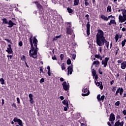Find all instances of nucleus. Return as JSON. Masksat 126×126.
<instances>
[{
	"label": "nucleus",
	"instance_id": "59",
	"mask_svg": "<svg viewBox=\"0 0 126 126\" xmlns=\"http://www.w3.org/2000/svg\"><path fill=\"white\" fill-rule=\"evenodd\" d=\"M117 63H123V60H119L117 61Z\"/></svg>",
	"mask_w": 126,
	"mask_h": 126
},
{
	"label": "nucleus",
	"instance_id": "43",
	"mask_svg": "<svg viewBox=\"0 0 126 126\" xmlns=\"http://www.w3.org/2000/svg\"><path fill=\"white\" fill-rule=\"evenodd\" d=\"M18 45L20 47H22V46L23 45V42H22V41H20L19 42Z\"/></svg>",
	"mask_w": 126,
	"mask_h": 126
},
{
	"label": "nucleus",
	"instance_id": "30",
	"mask_svg": "<svg viewBox=\"0 0 126 126\" xmlns=\"http://www.w3.org/2000/svg\"><path fill=\"white\" fill-rule=\"evenodd\" d=\"M126 43V39H124V40L122 41L121 44L122 45V47H125Z\"/></svg>",
	"mask_w": 126,
	"mask_h": 126
},
{
	"label": "nucleus",
	"instance_id": "34",
	"mask_svg": "<svg viewBox=\"0 0 126 126\" xmlns=\"http://www.w3.org/2000/svg\"><path fill=\"white\" fill-rule=\"evenodd\" d=\"M61 68L62 70H64L65 69V66H64V63H63L61 65Z\"/></svg>",
	"mask_w": 126,
	"mask_h": 126
},
{
	"label": "nucleus",
	"instance_id": "12",
	"mask_svg": "<svg viewBox=\"0 0 126 126\" xmlns=\"http://www.w3.org/2000/svg\"><path fill=\"white\" fill-rule=\"evenodd\" d=\"M35 4H36L37 7L39 11H43L44 10V8H43V6L40 4L38 3L37 1L34 2Z\"/></svg>",
	"mask_w": 126,
	"mask_h": 126
},
{
	"label": "nucleus",
	"instance_id": "39",
	"mask_svg": "<svg viewBox=\"0 0 126 126\" xmlns=\"http://www.w3.org/2000/svg\"><path fill=\"white\" fill-rule=\"evenodd\" d=\"M4 40L5 41H6L7 42H8V43H10L11 45H12V42L10 41V40L7 38H4Z\"/></svg>",
	"mask_w": 126,
	"mask_h": 126
},
{
	"label": "nucleus",
	"instance_id": "46",
	"mask_svg": "<svg viewBox=\"0 0 126 126\" xmlns=\"http://www.w3.org/2000/svg\"><path fill=\"white\" fill-rule=\"evenodd\" d=\"M87 91H88V89H87V88H84L82 92L84 93H86V92H87Z\"/></svg>",
	"mask_w": 126,
	"mask_h": 126
},
{
	"label": "nucleus",
	"instance_id": "38",
	"mask_svg": "<svg viewBox=\"0 0 126 126\" xmlns=\"http://www.w3.org/2000/svg\"><path fill=\"white\" fill-rule=\"evenodd\" d=\"M100 57H101L100 56V54H95L94 55V57L96 58V59H100Z\"/></svg>",
	"mask_w": 126,
	"mask_h": 126
},
{
	"label": "nucleus",
	"instance_id": "5",
	"mask_svg": "<svg viewBox=\"0 0 126 126\" xmlns=\"http://www.w3.org/2000/svg\"><path fill=\"white\" fill-rule=\"evenodd\" d=\"M67 25H68V27L66 28V33L68 35H72V32L73 31L70 29V28L72 26L71 22L67 23Z\"/></svg>",
	"mask_w": 126,
	"mask_h": 126
},
{
	"label": "nucleus",
	"instance_id": "24",
	"mask_svg": "<svg viewBox=\"0 0 126 126\" xmlns=\"http://www.w3.org/2000/svg\"><path fill=\"white\" fill-rule=\"evenodd\" d=\"M107 12H112V7L110 5H108L107 7Z\"/></svg>",
	"mask_w": 126,
	"mask_h": 126
},
{
	"label": "nucleus",
	"instance_id": "63",
	"mask_svg": "<svg viewBox=\"0 0 126 126\" xmlns=\"http://www.w3.org/2000/svg\"><path fill=\"white\" fill-rule=\"evenodd\" d=\"M123 114L124 115V116L126 115V110H124L123 111Z\"/></svg>",
	"mask_w": 126,
	"mask_h": 126
},
{
	"label": "nucleus",
	"instance_id": "31",
	"mask_svg": "<svg viewBox=\"0 0 126 126\" xmlns=\"http://www.w3.org/2000/svg\"><path fill=\"white\" fill-rule=\"evenodd\" d=\"M90 94V92L89 91H88V93L86 94H82V96H84V97H85V96H88Z\"/></svg>",
	"mask_w": 126,
	"mask_h": 126
},
{
	"label": "nucleus",
	"instance_id": "42",
	"mask_svg": "<svg viewBox=\"0 0 126 126\" xmlns=\"http://www.w3.org/2000/svg\"><path fill=\"white\" fill-rule=\"evenodd\" d=\"M116 86H113L112 87V92H116Z\"/></svg>",
	"mask_w": 126,
	"mask_h": 126
},
{
	"label": "nucleus",
	"instance_id": "50",
	"mask_svg": "<svg viewBox=\"0 0 126 126\" xmlns=\"http://www.w3.org/2000/svg\"><path fill=\"white\" fill-rule=\"evenodd\" d=\"M63 57H64L63 54H61L60 59H61V61H63Z\"/></svg>",
	"mask_w": 126,
	"mask_h": 126
},
{
	"label": "nucleus",
	"instance_id": "60",
	"mask_svg": "<svg viewBox=\"0 0 126 126\" xmlns=\"http://www.w3.org/2000/svg\"><path fill=\"white\" fill-rule=\"evenodd\" d=\"M114 82H115V80H112L110 82V84H111V85H113L114 84Z\"/></svg>",
	"mask_w": 126,
	"mask_h": 126
},
{
	"label": "nucleus",
	"instance_id": "27",
	"mask_svg": "<svg viewBox=\"0 0 126 126\" xmlns=\"http://www.w3.org/2000/svg\"><path fill=\"white\" fill-rule=\"evenodd\" d=\"M119 38H120V35L118 34H116V35L115 36V39L116 42H118V41H119Z\"/></svg>",
	"mask_w": 126,
	"mask_h": 126
},
{
	"label": "nucleus",
	"instance_id": "9",
	"mask_svg": "<svg viewBox=\"0 0 126 126\" xmlns=\"http://www.w3.org/2000/svg\"><path fill=\"white\" fill-rule=\"evenodd\" d=\"M109 60H110V58L106 57L104 59V60L102 61L101 64L103 65V67H106V66H107V64H108V62H109Z\"/></svg>",
	"mask_w": 126,
	"mask_h": 126
},
{
	"label": "nucleus",
	"instance_id": "49",
	"mask_svg": "<svg viewBox=\"0 0 126 126\" xmlns=\"http://www.w3.org/2000/svg\"><path fill=\"white\" fill-rule=\"evenodd\" d=\"M120 104H121L120 101H118L116 102H115V106H120Z\"/></svg>",
	"mask_w": 126,
	"mask_h": 126
},
{
	"label": "nucleus",
	"instance_id": "25",
	"mask_svg": "<svg viewBox=\"0 0 126 126\" xmlns=\"http://www.w3.org/2000/svg\"><path fill=\"white\" fill-rule=\"evenodd\" d=\"M104 44L106 48H107V49H109V41L105 40V41L104 42Z\"/></svg>",
	"mask_w": 126,
	"mask_h": 126
},
{
	"label": "nucleus",
	"instance_id": "1",
	"mask_svg": "<svg viewBox=\"0 0 126 126\" xmlns=\"http://www.w3.org/2000/svg\"><path fill=\"white\" fill-rule=\"evenodd\" d=\"M32 36L30 38V43L31 45V50L29 51L30 57L33 59H37L38 57V39L36 36H34L32 39Z\"/></svg>",
	"mask_w": 126,
	"mask_h": 126
},
{
	"label": "nucleus",
	"instance_id": "4",
	"mask_svg": "<svg viewBox=\"0 0 126 126\" xmlns=\"http://www.w3.org/2000/svg\"><path fill=\"white\" fill-rule=\"evenodd\" d=\"M2 20L4 24H8V26H7V27H8V28H11L13 27L14 25H15V23L12 22V21L10 20L8 21H7V19L6 18H3L2 19Z\"/></svg>",
	"mask_w": 126,
	"mask_h": 126
},
{
	"label": "nucleus",
	"instance_id": "16",
	"mask_svg": "<svg viewBox=\"0 0 126 126\" xmlns=\"http://www.w3.org/2000/svg\"><path fill=\"white\" fill-rule=\"evenodd\" d=\"M116 120V116L114 113H112L110 114V116L109 117V121H115Z\"/></svg>",
	"mask_w": 126,
	"mask_h": 126
},
{
	"label": "nucleus",
	"instance_id": "13",
	"mask_svg": "<svg viewBox=\"0 0 126 126\" xmlns=\"http://www.w3.org/2000/svg\"><path fill=\"white\" fill-rule=\"evenodd\" d=\"M67 69H68V75L69 73V74H72V72L73 71V65L71 64V65L68 66Z\"/></svg>",
	"mask_w": 126,
	"mask_h": 126
},
{
	"label": "nucleus",
	"instance_id": "29",
	"mask_svg": "<svg viewBox=\"0 0 126 126\" xmlns=\"http://www.w3.org/2000/svg\"><path fill=\"white\" fill-rule=\"evenodd\" d=\"M104 99H105V95H102L100 97V98L99 99V102L102 101V102H104Z\"/></svg>",
	"mask_w": 126,
	"mask_h": 126
},
{
	"label": "nucleus",
	"instance_id": "8",
	"mask_svg": "<svg viewBox=\"0 0 126 126\" xmlns=\"http://www.w3.org/2000/svg\"><path fill=\"white\" fill-rule=\"evenodd\" d=\"M62 86H63V89L65 90V91H67L69 90V83H66V82L64 81L62 84Z\"/></svg>",
	"mask_w": 126,
	"mask_h": 126
},
{
	"label": "nucleus",
	"instance_id": "44",
	"mask_svg": "<svg viewBox=\"0 0 126 126\" xmlns=\"http://www.w3.org/2000/svg\"><path fill=\"white\" fill-rule=\"evenodd\" d=\"M76 58V55L75 54H73L72 55V60H75Z\"/></svg>",
	"mask_w": 126,
	"mask_h": 126
},
{
	"label": "nucleus",
	"instance_id": "41",
	"mask_svg": "<svg viewBox=\"0 0 126 126\" xmlns=\"http://www.w3.org/2000/svg\"><path fill=\"white\" fill-rule=\"evenodd\" d=\"M85 17H86L87 20H88V21H89L90 18V17L89 16V15H88V14H87L85 15Z\"/></svg>",
	"mask_w": 126,
	"mask_h": 126
},
{
	"label": "nucleus",
	"instance_id": "37",
	"mask_svg": "<svg viewBox=\"0 0 126 126\" xmlns=\"http://www.w3.org/2000/svg\"><path fill=\"white\" fill-rule=\"evenodd\" d=\"M116 49H117L116 50V52H115V56H117L118 55V53H119V50H120L119 49V47H115Z\"/></svg>",
	"mask_w": 126,
	"mask_h": 126
},
{
	"label": "nucleus",
	"instance_id": "18",
	"mask_svg": "<svg viewBox=\"0 0 126 126\" xmlns=\"http://www.w3.org/2000/svg\"><path fill=\"white\" fill-rule=\"evenodd\" d=\"M100 17L101 19H103L104 21H108L109 20V18L106 17L104 15H101Z\"/></svg>",
	"mask_w": 126,
	"mask_h": 126
},
{
	"label": "nucleus",
	"instance_id": "61",
	"mask_svg": "<svg viewBox=\"0 0 126 126\" xmlns=\"http://www.w3.org/2000/svg\"><path fill=\"white\" fill-rule=\"evenodd\" d=\"M94 79L95 80H97V79H98V75L95 74V75L94 76Z\"/></svg>",
	"mask_w": 126,
	"mask_h": 126
},
{
	"label": "nucleus",
	"instance_id": "45",
	"mask_svg": "<svg viewBox=\"0 0 126 126\" xmlns=\"http://www.w3.org/2000/svg\"><path fill=\"white\" fill-rule=\"evenodd\" d=\"M96 98H97V99L98 102H100V98H101V94H98V95H97Z\"/></svg>",
	"mask_w": 126,
	"mask_h": 126
},
{
	"label": "nucleus",
	"instance_id": "58",
	"mask_svg": "<svg viewBox=\"0 0 126 126\" xmlns=\"http://www.w3.org/2000/svg\"><path fill=\"white\" fill-rule=\"evenodd\" d=\"M67 109H68V107H67V106H64V111H67Z\"/></svg>",
	"mask_w": 126,
	"mask_h": 126
},
{
	"label": "nucleus",
	"instance_id": "19",
	"mask_svg": "<svg viewBox=\"0 0 126 126\" xmlns=\"http://www.w3.org/2000/svg\"><path fill=\"white\" fill-rule=\"evenodd\" d=\"M63 104L64 105V106H66L67 108H69L68 107V101H67V99H64L62 101Z\"/></svg>",
	"mask_w": 126,
	"mask_h": 126
},
{
	"label": "nucleus",
	"instance_id": "20",
	"mask_svg": "<svg viewBox=\"0 0 126 126\" xmlns=\"http://www.w3.org/2000/svg\"><path fill=\"white\" fill-rule=\"evenodd\" d=\"M112 24H115V25H117V23L116 22V20H111L110 22L108 23V25L111 26Z\"/></svg>",
	"mask_w": 126,
	"mask_h": 126
},
{
	"label": "nucleus",
	"instance_id": "17",
	"mask_svg": "<svg viewBox=\"0 0 126 126\" xmlns=\"http://www.w3.org/2000/svg\"><path fill=\"white\" fill-rule=\"evenodd\" d=\"M121 68H122V69H126V63L125 62V61H124L122 63H121Z\"/></svg>",
	"mask_w": 126,
	"mask_h": 126
},
{
	"label": "nucleus",
	"instance_id": "33",
	"mask_svg": "<svg viewBox=\"0 0 126 126\" xmlns=\"http://www.w3.org/2000/svg\"><path fill=\"white\" fill-rule=\"evenodd\" d=\"M114 126H120V120L115 123Z\"/></svg>",
	"mask_w": 126,
	"mask_h": 126
},
{
	"label": "nucleus",
	"instance_id": "6",
	"mask_svg": "<svg viewBox=\"0 0 126 126\" xmlns=\"http://www.w3.org/2000/svg\"><path fill=\"white\" fill-rule=\"evenodd\" d=\"M119 93L120 96H123V93H124V89L123 88L119 87L117 89L115 93V96H118V95H119Z\"/></svg>",
	"mask_w": 126,
	"mask_h": 126
},
{
	"label": "nucleus",
	"instance_id": "32",
	"mask_svg": "<svg viewBox=\"0 0 126 126\" xmlns=\"http://www.w3.org/2000/svg\"><path fill=\"white\" fill-rule=\"evenodd\" d=\"M85 1V5L86 6H88L89 5V2H88V0H84Z\"/></svg>",
	"mask_w": 126,
	"mask_h": 126
},
{
	"label": "nucleus",
	"instance_id": "57",
	"mask_svg": "<svg viewBox=\"0 0 126 126\" xmlns=\"http://www.w3.org/2000/svg\"><path fill=\"white\" fill-rule=\"evenodd\" d=\"M12 107H14V108H17V106H16V104L14 103H13L12 104Z\"/></svg>",
	"mask_w": 126,
	"mask_h": 126
},
{
	"label": "nucleus",
	"instance_id": "53",
	"mask_svg": "<svg viewBox=\"0 0 126 126\" xmlns=\"http://www.w3.org/2000/svg\"><path fill=\"white\" fill-rule=\"evenodd\" d=\"M124 121H122L121 123L119 122V126H124Z\"/></svg>",
	"mask_w": 126,
	"mask_h": 126
},
{
	"label": "nucleus",
	"instance_id": "48",
	"mask_svg": "<svg viewBox=\"0 0 126 126\" xmlns=\"http://www.w3.org/2000/svg\"><path fill=\"white\" fill-rule=\"evenodd\" d=\"M98 72L99 73V74H103V72L102 71H101V67L99 68L98 69Z\"/></svg>",
	"mask_w": 126,
	"mask_h": 126
},
{
	"label": "nucleus",
	"instance_id": "28",
	"mask_svg": "<svg viewBox=\"0 0 126 126\" xmlns=\"http://www.w3.org/2000/svg\"><path fill=\"white\" fill-rule=\"evenodd\" d=\"M18 124L20 126H23V123H22V121L20 119L19 120V121H18Z\"/></svg>",
	"mask_w": 126,
	"mask_h": 126
},
{
	"label": "nucleus",
	"instance_id": "52",
	"mask_svg": "<svg viewBox=\"0 0 126 126\" xmlns=\"http://www.w3.org/2000/svg\"><path fill=\"white\" fill-rule=\"evenodd\" d=\"M52 60H53V61H57L58 59H57L56 55H54V57H52Z\"/></svg>",
	"mask_w": 126,
	"mask_h": 126
},
{
	"label": "nucleus",
	"instance_id": "40",
	"mask_svg": "<svg viewBox=\"0 0 126 126\" xmlns=\"http://www.w3.org/2000/svg\"><path fill=\"white\" fill-rule=\"evenodd\" d=\"M71 64V60L70 59H68L67 60V64L69 65Z\"/></svg>",
	"mask_w": 126,
	"mask_h": 126
},
{
	"label": "nucleus",
	"instance_id": "22",
	"mask_svg": "<svg viewBox=\"0 0 126 126\" xmlns=\"http://www.w3.org/2000/svg\"><path fill=\"white\" fill-rule=\"evenodd\" d=\"M92 73L94 77H95V75H96L97 72H96V70H95L94 68L92 69Z\"/></svg>",
	"mask_w": 126,
	"mask_h": 126
},
{
	"label": "nucleus",
	"instance_id": "11",
	"mask_svg": "<svg viewBox=\"0 0 126 126\" xmlns=\"http://www.w3.org/2000/svg\"><path fill=\"white\" fill-rule=\"evenodd\" d=\"M87 27V35L89 36L90 35V22H88L86 24Z\"/></svg>",
	"mask_w": 126,
	"mask_h": 126
},
{
	"label": "nucleus",
	"instance_id": "2",
	"mask_svg": "<svg viewBox=\"0 0 126 126\" xmlns=\"http://www.w3.org/2000/svg\"><path fill=\"white\" fill-rule=\"evenodd\" d=\"M121 10L123 16H122V14L119 15L118 19L119 22L123 23L124 22H126V9H122Z\"/></svg>",
	"mask_w": 126,
	"mask_h": 126
},
{
	"label": "nucleus",
	"instance_id": "51",
	"mask_svg": "<svg viewBox=\"0 0 126 126\" xmlns=\"http://www.w3.org/2000/svg\"><path fill=\"white\" fill-rule=\"evenodd\" d=\"M39 70L40 71V73H41V72H42V73H44V70L42 68V67H39Z\"/></svg>",
	"mask_w": 126,
	"mask_h": 126
},
{
	"label": "nucleus",
	"instance_id": "54",
	"mask_svg": "<svg viewBox=\"0 0 126 126\" xmlns=\"http://www.w3.org/2000/svg\"><path fill=\"white\" fill-rule=\"evenodd\" d=\"M13 57V55H7V58H9L10 60H11L12 59V57Z\"/></svg>",
	"mask_w": 126,
	"mask_h": 126
},
{
	"label": "nucleus",
	"instance_id": "3",
	"mask_svg": "<svg viewBox=\"0 0 126 126\" xmlns=\"http://www.w3.org/2000/svg\"><path fill=\"white\" fill-rule=\"evenodd\" d=\"M106 40H107L105 39V37L97 38H96V44L99 47H101V46H104L105 42Z\"/></svg>",
	"mask_w": 126,
	"mask_h": 126
},
{
	"label": "nucleus",
	"instance_id": "47",
	"mask_svg": "<svg viewBox=\"0 0 126 126\" xmlns=\"http://www.w3.org/2000/svg\"><path fill=\"white\" fill-rule=\"evenodd\" d=\"M39 82L40 83H43V82H45V79H44V78H41Z\"/></svg>",
	"mask_w": 126,
	"mask_h": 126
},
{
	"label": "nucleus",
	"instance_id": "15",
	"mask_svg": "<svg viewBox=\"0 0 126 126\" xmlns=\"http://www.w3.org/2000/svg\"><path fill=\"white\" fill-rule=\"evenodd\" d=\"M99 64H100V62H99L98 61H94L91 66V69H92V67H93V65H95V67H97L99 66Z\"/></svg>",
	"mask_w": 126,
	"mask_h": 126
},
{
	"label": "nucleus",
	"instance_id": "23",
	"mask_svg": "<svg viewBox=\"0 0 126 126\" xmlns=\"http://www.w3.org/2000/svg\"><path fill=\"white\" fill-rule=\"evenodd\" d=\"M67 10L69 13H72L73 12V10L70 8V7H68L67 8Z\"/></svg>",
	"mask_w": 126,
	"mask_h": 126
},
{
	"label": "nucleus",
	"instance_id": "56",
	"mask_svg": "<svg viewBox=\"0 0 126 126\" xmlns=\"http://www.w3.org/2000/svg\"><path fill=\"white\" fill-rule=\"evenodd\" d=\"M17 101L18 104H20V99L19 98V97L17 98Z\"/></svg>",
	"mask_w": 126,
	"mask_h": 126
},
{
	"label": "nucleus",
	"instance_id": "35",
	"mask_svg": "<svg viewBox=\"0 0 126 126\" xmlns=\"http://www.w3.org/2000/svg\"><path fill=\"white\" fill-rule=\"evenodd\" d=\"M61 37H62V35H59L58 36H56L54 37V40L55 41H56V40H58V39H59V38H61Z\"/></svg>",
	"mask_w": 126,
	"mask_h": 126
},
{
	"label": "nucleus",
	"instance_id": "36",
	"mask_svg": "<svg viewBox=\"0 0 126 126\" xmlns=\"http://www.w3.org/2000/svg\"><path fill=\"white\" fill-rule=\"evenodd\" d=\"M19 120H20V119L15 117L13 119V122H14V123H18V122L19 121Z\"/></svg>",
	"mask_w": 126,
	"mask_h": 126
},
{
	"label": "nucleus",
	"instance_id": "21",
	"mask_svg": "<svg viewBox=\"0 0 126 126\" xmlns=\"http://www.w3.org/2000/svg\"><path fill=\"white\" fill-rule=\"evenodd\" d=\"M73 2L74 6H76L79 4V0H74Z\"/></svg>",
	"mask_w": 126,
	"mask_h": 126
},
{
	"label": "nucleus",
	"instance_id": "14",
	"mask_svg": "<svg viewBox=\"0 0 126 126\" xmlns=\"http://www.w3.org/2000/svg\"><path fill=\"white\" fill-rule=\"evenodd\" d=\"M94 83L96 85V86H98V87L99 86V88L100 90H103V85L102 84V82H100V83H101L100 84V82H96V81H95Z\"/></svg>",
	"mask_w": 126,
	"mask_h": 126
},
{
	"label": "nucleus",
	"instance_id": "62",
	"mask_svg": "<svg viewBox=\"0 0 126 126\" xmlns=\"http://www.w3.org/2000/svg\"><path fill=\"white\" fill-rule=\"evenodd\" d=\"M114 18L115 19V16H113V15H110V16H108V19L109 18Z\"/></svg>",
	"mask_w": 126,
	"mask_h": 126
},
{
	"label": "nucleus",
	"instance_id": "55",
	"mask_svg": "<svg viewBox=\"0 0 126 126\" xmlns=\"http://www.w3.org/2000/svg\"><path fill=\"white\" fill-rule=\"evenodd\" d=\"M29 97L30 99H31V100H32V98H33V95H32V94H30L29 95Z\"/></svg>",
	"mask_w": 126,
	"mask_h": 126
},
{
	"label": "nucleus",
	"instance_id": "64",
	"mask_svg": "<svg viewBox=\"0 0 126 126\" xmlns=\"http://www.w3.org/2000/svg\"><path fill=\"white\" fill-rule=\"evenodd\" d=\"M47 74H48L49 76H51V70L47 71Z\"/></svg>",
	"mask_w": 126,
	"mask_h": 126
},
{
	"label": "nucleus",
	"instance_id": "7",
	"mask_svg": "<svg viewBox=\"0 0 126 126\" xmlns=\"http://www.w3.org/2000/svg\"><path fill=\"white\" fill-rule=\"evenodd\" d=\"M97 33L96 34V38H102L105 36H104V32L102 31L101 30H97Z\"/></svg>",
	"mask_w": 126,
	"mask_h": 126
},
{
	"label": "nucleus",
	"instance_id": "10",
	"mask_svg": "<svg viewBox=\"0 0 126 126\" xmlns=\"http://www.w3.org/2000/svg\"><path fill=\"white\" fill-rule=\"evenodd\" d=\"M6 52H7L9 55L13 54V51H12L11 44L8 45V48H7V50H6Z\"/></svg>",
	"mask_w": 126,
	"mask_h": 126
},
{
	"label": "nucleus",
	"instance_id": "26",
	"mask_svg": "<svg viewBox=\"0 0 126 126\" xmlns=\"http://www.w3.org/2000/svg\"><path fill=\"white\" fill-rule=\"evenodd\" d=\"M21 60L25 63V62H26V57H25L24 55H23L22 57L21 58Z\"/></svg>",
	"mask_w": 126,
	"mask_h": 126
}]
</instances>
